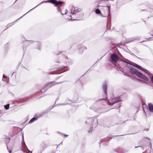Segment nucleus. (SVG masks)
Instances as JSON below:
<instances>
[{
    "instance_id": "obj_1",
    "label": "nucleus",
    "mask_w": 153,
    "mask_h": 153,
    "mask_svg": "<svg viewBox=\"0 0 153 153\" xmlns=\"http://www.w3.org/2000/svg\"><path fill=\"white\" fill-rule=\"evenodd\" d=\"M64 82V81L56 82L54 81L50 82L47 84L42 89L41 91L42 92H44L49 88L52 87L54 85L62 83Z\"/></svg>"
},
{
    "instance_id": "obj_2",
    "label": "nucleus",
    "mask_w": 153,
    "mask_h": 153,
    "mask_svg": "<svg viewBox=\"0 0 153 153\" xmlns=\"http://www.w3.org/2000/svg\"><path fill=\"white\" fill-rule=\"evenodd\" d=\"M119 59V57L115 53H113L111 54L110 56L109 61L111 62H116L114 64V66L115 64L116 63H117V62L118 61Z\"/></svg>"
},
{
    "instance_id": "obj_3",
    "label": "nucleus",
    "mask_w": 153,
    "mask_h": 153,
    "mask_svg": "<svg viewBox=\"0 0 153 153\" xmlns=\"http://www.w3.org/2000/svg\"><path fill=\"white\" fill-rule=\"evenodd\" d=\"M88 121L89 122H90V124L92 126V127L91 128L90 130L88 131V132L89 133H91L93 131V125L94 122H95L96 123H98V120L97 119H96V117H93L89 119L88 120Z\"/></svg>"
},
{
    "instance_id": "obj_4",
    "label": "nucleus",
    "mask_w": 153,
    "mask_h": 153,
    "mask_svg": "<svg viewBox=\"0 0 153 153\" xmlns=\"http://www.w3.org/2000/svg\"><path fill=\"white\" fill-rule=\"evenodd\" d=\"M114 67H117V69L122 71L125 75L128 77L130 76V75L128 74V73L123 71L119 64L116 63L114 65Z\"/></svg>"
},
{
    "instance_id": "obj_5",
    "label": "nucleus",
    "mask_w": 153,
    "mask_h": 153,
    "mask_svg": "<svg viewBox=\"0 0 153 153\" xmlns=\"http://www.w3.org/2000/svg\"><path fill=\"white\" fill-rule=\"evenodd\" d=\"M49 3H51L54 4L55 6H57L59 5L62 4L64 3L62 1H57L56 0H49Z\"/></svg>"
},
{
    "instance_id": "obj_6",
    "label": "nucleus",
    "mask_w": 153,
    "mask_h": 153,
    "mask_svg": "<svg viewBox=\"0 0 153 153\" xmlns=\"http://www.w3.org/2000/svg\"><path fill=\"white\" fill-rule=\"evenodd\" d=\"M129 72L131 74H135L137 76H138L140 73L134 68H133L132 69H131V70L129 71Z\"/></svg>"
},
{
    "instance_id": "obj_7",
    "label": "nucleus",
    "mask_w": 153,
    "mask_h": 153,
    "mask_svg": "<svg viewBox=\"0 0 153 153\" xmlns=\"http://www.w3.org/2000/svg\"><path fill=\"white\" fill-rule=\"evenodd\" d=\"M54 106L53 105L52 107L51 108L48 109L46 110L45 111H43L42 113L41 114H39L38 115V117L37 118H39L41 117L43 115L47 113L49 111L51 110V109H52V108H53L54 107Z\"/></svg>"
},
{
    "instance_id": "obj_8",
    "label": "nucleus",
    "mask_w": 153,
    "mask_h": 153,
    "mask_svg": "<svg viewBox=\"0 0 153 153\" xmlns=\"http://www.w3.org/2000/svg\"><path fill=\"white\" fill-rule=\"evenodd\" d=\"M27 13H26L25 14H24L23 16H22L21 17H20V18H19L18 19H17L14 22H12V23H9V24H8L7 25V28L5 29V30H6V29H7L9 27H10L11 26H12L15 23V22H16L17 21L19 20L20 19H21L22 17L24 16Z\"/></svg>"
},
{
    "instance_id": "obj_9",
    "label": "nucleus",
    "mask_w": 153,
    "mask_h": 153,
    "mask_svg": "<svg viewBox=\"0 0 153 153\" xmlns=\"http://www.w3.org/2000/svg\"><path fill=\"white\" fill-rule=\"evenodd\" d=\"M138 77L146 81H148L149 79L146 76L144 75L142 73L140 72Z\"/></svg>"
},
{
    "instance_id": "obj_10",
    "label": "nucleus",
    "mask_w": 153,
    "mask_h": 153,
    "mask_svg": "<svg viewBox=\"0 0 153 153\" xmlns=\"http://www.w3.org/2000/svg\"><path fill=\"white\" fill-rule=\"evenodd\" d=\"M78 49L79 50L80 53H82L83 52V50H87V48L86 47H83L81 45H79L78 46Z\"/></svg>"
},
{
    "instance_id": "obj_11",
    "label": "nucleus",
    "mask_w": 153,
    "mask_h": 153,
    "mask_svg": "<svg viewBox=\"0 0 153 153\" xmlns=\"http://www.w3.org/2000/svg\"><path fill=\"white\" fill-rule=\"evenodd\" d=\"M125 59L124 60L123 59H120V61L119 62V64H120V62H122V63H123V62H124L125 63H126L127 64H129L130 65H131V64H132L131 62H131L129 60H128L127 59Z\"/></svg>"
},
{
    "instance_id": "obj_12",
    "label": "nucleus",
    "mask_w": 153,
    "mask_h": 153,
    "mask_svg": "<svg viewBox=\"0 0 153 153\" xmlns=\"http://www.w3.org/2000/svg\"><path fill=\"white\" fill-rule=\"evenodd\" d=\"M107 83L106 82H104L102 85V89L103 90V91L105 94L106 95L107 94Z\"/></svg>"
},
{
    "instance_id": "obj_13",
    "label": "nucleus",
    "mask_w": 153,
    "mask_h": 153,
    "mask_svg": "<svg viewBox=\"0 0 153 153\" xmlns=\"http://www.w3.org/2000/svg\"><path fill=\"white\" fill-rule=\"evenodd\" d=\"M131 63L132 64H131V65H132L134 67L139 69L141 70L143 68V67L141 66L136 63L133 62H131Z\"/></svg>"
},
{
    "instance_id": "obj_14",
    "label": "nucleus",
    "mask_w": 153,
    "mask_h": 153,
    "mask_svg": "<svg viewBox=\"0 0 153 153\" xmlns=\"http://www.w3.org/2000/svg\"><path fill=\"white\" fill-rule=\"evenodd\" d=\"M149 144L151 147L152 146V144H151V142L150 141H149L147 142V144H144V145H142V146H135V148H137L138 147H140L143 149H144L143 147H146L148 146V145Z\"/></svg>"
},
{
    "instance_id": "obj_15",
    "label": "nucleus",
    "mask_w": 153,
    "mask_h": 153,
    "mask_svg": "<svg viewBox=\"0 0 153 153\" xmlns=\"http://www.w3.org/2000/svg\"><path fill=\"white\" fill-rule=\"evenodd\" d=\"M148 108L149 111L152 112H153V104L150 103L148 104Z\"/></svg>"
},
{
    "instance_id": "obj_16",
    "label": "nucleus",
    "mask_w": 153,
    "mask_h": 153,
    "mask_svg": "<svg viewBox=\"0 0 153 153\" xmlns=\"http://www.w3.org/2000/svg\"><path fill=\"white\" fill-rule=\"evenodd\" d=\"M121 101L120 97H117L115 98L114 99V101H113V102L114 104L117 103Z\"/></svg>"
},
{
    "instance_id": "obj_17",
    "label": "nucleus",
    "mask_w": 153,
    "mask_h": 153,
    "mask_svg": "<svg viewBox=\"0 0 153 153\" xmlns=\"http://www.w3.org/2000/svg\"><path fill=\"white\" fill-rule=\"evenodd\" d=\"M142 71H144L145 73L147 74L148 75H149L150 76H151L152 75H153L148 70H147L143 68L142 69H141Z\"/></svg>"
},
{
    "instance_id": "obj_18",
    "label": "nucleus",
    "mask_w": 153,
    "mask_h": 153,
    "mask_svg": "<svg viewBox=\"0 0 153 153\" xmlns=\"http://www.w3.org/2000/svg\"><path fill=\"white\" fill-rule=\"evenodd\" d=\"M80 10L81 9L80 8H74L73 12L72 13V11L71 10V13L73 14H74L76 13H77L79 12Z\"/></svg>"
},
{
    "instance_id": "obj_19",
    "label": "nucleus",
    "mask_w": 153,
    "mask_h": 153,
    "mask_svg": "<svg viewBox=\"0 0 153 153\" xmlns=\"http://www.w3.org/2000/svg\"><path fill=\"white\" fill-rule=\"evenodd\" d=\"M43 2H45V3H47V2H49V0H48V1H43L41 3H40L39 4H38V5H37V6H35V7H34L33 8H32V9H31V10H30L29 11H28V12H27V13H29L30 11L31 10H33V9H34V8H35L36 7H37L38 5H40V4H42V3H43Z\"/></svg>"
},
{
    "instance_id": "obj_20",
    "label": "nucleus",
    "mask_w": 153,
    "mask_h": 153,
    "mask_svg": "<svg viewBox=\"0 0 153 153\" xmlns=\"http://www.w3.org/2000/svg\"><path fill=\"white\" fill-rule=\"evenodd\" d=\"M38 119V118H37L36 117H33L30 120L29 122V123H32L34 121Z\"/></svg>"
},
{
    "instance_id": "obj_21",
    "label": "nucleus",
    "mask_w": 153,
    "mask_h": 153,
    "mask_svg": "<svg viewBox=\"0 0 153 153\" xmlns=\"http://www.w3.org/2000/svg\"><path fill=\"white\" fill-rule=\"evenodd\" d=\"M10 139L11 138L10 137L9 138H5V140H4V141L7 144V149H8V146H7V144L9 143Z\"/></svg>"
},
{
    "instance_id": "obj_22",
    "label": "nucleus",
    "mask_w": 153,
    "mask_h": 153,
    "mask_svg": "<svg viewBox=\"0 0 153 153\" xmlns=\"http://www.w3.org/2000/svg\"><path fill=\"white\" fill-rule=\"evenodd\" d=\"M22 145L24 146H25V147L27 148V146L26 145L25 143L24 140V134H23L22 135Z\"/></svg>"
},
{
    "instance_id": "obj_23",
    "label": "nucleus",
    "mask_w": 153,
    "mask_h": 153,
    "mask_svg": "<svg viewBox=\"0 0 153 153\" xmlns=\"http://www.w3.org/2000/svg\"><path fill=\"white\" fill-rule=\"evenodd\" d=\"M34 43H35V44H36L38 45V46L37 47V48L39 50H40V48H41V47H40L41 43H40L39 42H35Z\"/></svg>"
},
{
    "instance_id": "obj_24",
    "label": "nucleus",
    "mask_w": 153,
    "mask_h": 153,
    "mask_svg": "<svg viewBox=\"0 0 153 153\" xmlns=\"http://www.w3.org/2000/svg\"><path fill=\"white\" fill-rule=\"evenodd\" d=\"M104 7H108V15H110V8H111V5L110 4H109V5H107V6H104Z\"/></svg>"
},
{
    "instance_id": "obj_25",
    "label": "nucleus",
    "mask_w": 153,
    "mask_h": 153,
    "mask_svg": "<svg viewBox=\"0 0 153 153\" xmlns=\"http://www.w3.org/2000/svg\"><path fill=\"white\" fill-rule=\"evenodd\" d=\"M95 13L98 14H101V12L99 8L96 9L95 10Z\"/></svg>"
},
{
    "instance_id": "obj_26",
    "label": "nucleus",
    "mask_w": 153,
    "mask_h": 153,
    "mask_svg": "<svg viewBox=\"0 0 153 153\" xmlns=\"http://www.w3.org/2000/svg\"><path fill=\"white\" fill-rule=\"evenodd\" d=\"M10 106V104H7L6 105H5L4 106V108L6 110L8 109L9 108Z\"/></svg>"
},
{
    "instance_id": "obj_27",
    "label": "nucleus",
    "mask_w": 153,
    "mask_h": 153,
    "mask_svg": "<svg viewBox=\"0 0 153 153\" xmlns=\"http://www.w3.org/2000/svg\"><path fill=\"white\" fill-rule=\"evenodd\" d=\"M129 53L131 55L135 56L136 57H137V58L138 59H140L141 60V59H142V58H140V57H138L137 56H136L132 52H131V51L130 52V53L129 52Z\"/></svg>"
},
{
    "instance_id": "obj_28",
    "label": "nucleus",
    "mask_w": 153,
    "mask_h": 153,
    "mask_svg": "<svg viewBox=\"0 0 153 153\" xmlns=\"http://www.w3.org/2000/svg\"><path fill=\"white\" fill-rule=\"evenodd\" d=\"M107 102V104L108 105H113L114 104V103L113 102H110V101H109V100H108Z\"/></svg>"
},
{
    "instance_id": "obj_29",
    "label": "nucleus",
    "mask_w": 153,
    "mask_h": 153,
    "mask_svg": "<svg viewBox=\"0 0 153 153\" xmlns=\"http://www.w3.org/2000/svg\"><path fill=\"white\" fill-rule=\"evenodd\" d=\"M62 5V4L59 5L60 6H59L58 7V9H57L58 10V11H59L60 12V11H61V9H60V7H61Z\"/></svg>"
},
{
    "instance_id": "obj_30",
    "label": "nucleus",
    "mask_w": 153,
    "mask_h": 153,
    "mask_svg": "<svg viewBox=\"0 0 153 153\" xmlns=\"http://www.w3.org/2000/svg\"><path fill=\"white\" fill-rule=\"evenodd\" d=\"M127 67L128 68V69H129L130 71L131 70V69H132L133 68V67H132L130 65H128H128Z\"/></svg>"
},
{
    "instance_id": "obj_31",
    "label": "nucleus",
    "mask_w": 153,
    "mask_h": 153,
    "mask_svg": "<svg viewBox=\"0 0 153 153\" xmlns=\"http://www.w3.org/2000/svg\"><path fill=\"white\" fill-rule=\"evenodd\" d=\"M26 41L28 43H33L34 42L32 40H26Z\"/></svg>"
},
{
    "instance_id": "obj_32",
    "label": "nucleus",
    "mask_w": 153,
    "mask_h": 153,
    "mask_svg": "<svg viewBox=\"0 0 153 153\" xmlns=\"http://www.w3.org/2000/svg\"><path fill=\"white\" fill-rule=\"evenodd\" d=\"M138 80H139L141 82H144L146 84H147V82H145V81H143V80H142L141 79H138Z\"/></svg>"
},
{
    "instance_id": "obj_33",
    "label": "nucleus",
    "mask_w": 153,
    "mask_h": 153,
    "mask_svg": "<svg viewBox=\"0 0 153 153\" xmlns=\"http://www.w3.org/2000/svg\"><path fill=\"white\" fill-rule=\"evenodd\" d=\"M153 40V37H150V38H148L147 39V41H150V40Z\"/></svg>"
},
{
    "instance_id": "obj_34",
    "label": "nucleus",
    "mask_w": 153,
    "mask_h": 153,
    "mask_svg": "<svg viewBox=\"0 0 153 153\" xmlns=\"http://www.w3.org/2000/svg\"><path fill=\"white\" fill-rule=\"evenodd\" d=\"M65 58V61L67 62V60H68V57L67 56H64V57Z\"/></svg>"
},
{
    "instance_id": "obj_35",
    "label": "nucleus",
    "mask_w": 153,
    "mask_h": 153,
    "mask_svg": "<svg viewBox=\"0 0 153 153\" xmlns=\"http://www.w3.org/2000/svg\"><path fill=\"white\" fill-rule=\"evenodd\" d=\"M72 20H73V21H75V20H79L78 19H69V21H71Z\"/></svg>"
},
{
    "instance_id": "obj_36",
    "label": "nucleus",
    "mask_w": 153,
    "mask_h": 153,
    "mask_svg": "<svg viewBox=\"0 0 153 153\" xmlns=\"http://www.w3.org/2000/svg\"><path fill=\"white\" fill-rule=\"evenodd\" d=\"M152 76L151 77V81L153 83V74L152 75Z\"/></svg>"
},
{
    "instance_id": "obj_37",
    "label": "nucleus",
    "mask_w": 153,
    "mask_h": 153,
    "mask_svg": "<svg viewBox=\"0 0 153 153\" xmlns=\"http://www.w3.org/2000/svg\"><path fill=\"white\" fill-rule=\"evenodd\" d=\"M3 77L5 78H7V76L6 75H4V74H3Z\"/></svg>"
},
{
    "instance_id": "obj_38",
    "label": "nucleus",
    "mask_w": 153,
    "mask_h": 153,
    "mask_svg": "<svg viewBox=\"0 0 153 153\" xmlns=\"http://www.w3.org/2000/svg\"><path fill=\"white\" fill-rule=\"evenodd\" d=\"M125 135L126 134H123V135H116V136H114V137L123 136H124V135Z\"/></svg>"
},
{
    "instance_id": "obj_39",
    "label": "nucleus",
    "mask_w": 153,
    "mask_h": 153,
    "mask_svg": "<svg viewBox=\"0 0 153 153\" xmlns=\"http://www.w3.org/2000/svg\"><path fill=\"white\" fill-rule=\"evenodd\" d=\"M114 152H116L118 153H125L124 152H117V151H114Z\"/></svg>"
},
{
    "instance_id": "obj_40",
    "label": "nucleus",
    "mask_w": 153,
    "mask_h": 153,
    "mask_svg": "<svg viewBox=\"0 0 153 153\" xmlns=\"http://www.w3.org/2000/svg\"><path fill=\"white\" fill-rule=\"evenodd\" d=\"M149 128H148L144 129L143 130H145L147 131H149Z\"/></svg>"
},
{
    "instance_id": "obj_41",
    "label": "nucleus",
    "mask_w": 153,
    "mask_h": 153,
    "mask_svg": "<svg viewBox=\"0 0 153 153\" xmlns=\"http://www.w3.org/2000/svg\"><path fill=\"white\" fill-rule=\"evenodd\" d=\"M68 12V11L66 9L65 10V13H64V14H67V13Z\"/></svg>"
},
{
    "instance_id": "obj_42",
    "label": "nucleus",
    "mask_w": 153,
    "mask_h": 153,
    "mask_svg": "<svg viewBox=\"0 0 153 153\" xmlns=\"http://www.w3.org/2000/svg\"><path fill=\"white\" fill-rule=\"evenodd\" d=\"M107 137L108 138L112 139L113 138V137Z\"/></svg>"
},
{
    "instance_id": "obj_43",
    "label": "nucleus",
    "mask_w": 153,
    "mask_h": 153,
    "mask_svg": "<svg viewBox=\"0 0 153 153\" xmlns=\"http://www.w3.org/2000/svg\"><path fill=\"white\" fill-rule=\"evenodd\" d=\"M64 135L65 137H67L68 136V135L66 134H64Z\"/></svg>"
},
{
    "instance_id": "obj_44",
    "label": "nucleus",
    "mask_w": 153,
    "mask_h": 153,
    "mask_svg": "<svg viewBox=\"0 0 153 153\" xmlns=\"http://www.w3.org/2000/svg\"><path fill=\"white\" fill-rule=\"evenodd\" d=\"M145 138H146V139L149 140H150V139L149 137H145Z\"/></svg>"
},
{
    "instance_id": "obj_45",
    "label": "nucleus",
    "mask_w": 153,
    "mask_h": 153,
    "mask_svg": "<svg viewBox=\"0 0 153 153\" xmlns=\"http://www.w3.org/2000/svg\"><path fill=\"white\" fill-rule=\"evenodd\" d=\"M119 55H120V56L122 57H123V56H122V55H121V53H120L119 52Z\"/></svg>"
},
{
    "instance_id": "obj_46",
    "label": "nucleus",
    "mask_w": 153,
    "mask_h": 153,
    "mask_svg": "<svg viewBox=\"0 0 153 153\" xmlns=\"http://www.w3.org/2000/svg\"><path fill=\"white\" fill-rule=\"evenodd\" d=\"M60 13L62 14V15H63L64 14H63L61 11H60Z\"/></svg>"
},
{
    "instance_id": "obj_47",
    "label": "nucleus",
    "mask_w": 153,
    "mask_h": 153,
    "mask_svg": "<svg viewBox=\"0 0 153 153\" xmlns=\"http://www.w3.org/2000/svg\"><path fill=\"white\" fill-rule=\"evenodd\" d=\"M9 153H11V152H12L11 150H10V151H9Z\"/></svg>"
},
{
    "instance_id": "obj_48",
    "label": "nucleus",
    "mask_w": 153,
    "mask_h": 153,
    "mask_svg": "<svg viewBox=\"0 0 153 153\" xmlns=\"http://www.w3.org/2000/svg\"><path fill=\"white\" fill-rule=\"evenodd\" d=\"M63 52L62 51V52H60H60H59V53H56V55H58V54H59L60 53H61V52Z\"/></svg>"
},
{
    "instance_id": "obj_49",
    "label": "nucleus",
    "mask_w": 153,
    "mask_h": 153,
    "mask_svg": "<svg viewBox=\"0 0 153 153\" xmlns=\"http://www.w3.org/2000/svg\"><path fill=\"white\" fill-rule=\"evenodd\" d=\"M27 150H28V151L29 152H30V153H32V151H30V150H28V149H27Z\"/></svg>"
},
{
    "instance_id": "obj_50",
    "label": "nucleus",
    "mask_w": 153,
    "mask_h": 153,
    "mask_svg": "<svg viewBox=\"0 0 153 153\" xmlns=\"http://www.w3.org/2000/svg\"><path fill=\"white\" fill-rule=\"evenodd\" d=\"M88 122V121H85V124H87Z\"/></svg>"
},
{
    "instance_id": "obj_51",
    "label": "nucleus",
    "mask_w": 153,
    "mask_h": 153,
    "mask_svg": "<svg viewBox=\"0 0 153 153\" xmlns=\"http://www.w3.org/2000/svg\"><path fill=\"white\" fill-rule=\"evenodd\" d=\"M146 41H142L141 42H145Z\"/></svg>"
},
{
    "instance_id": "obj_52",
    "label": "nucleus",
    "mask_w": 153,
    "mask_h": 153,
    "mask_svg": "<svg viewBox=\"0 0 153 153\" xmlns=\"http://www.w3.org/2000/svg\"><path fill=\"white\" fill-rule=\"evenodd\" d=\"M65 66H63L62 68H65Z\"/></svg>"
},
{
    "instance_id": "obj_53",
    "label": "nucleus",
    "mask_w": 153,
    "mask_h": 153,
    "mask_svg": "<svg viewBox=\"0 0 153 153\" xmlns=\"http://www.w3.org/2000/svg\"><path fill=\"white\" fill-rule=\"evenodd\" d=\"M102 57L101 58H100V59H101V58H102Z\"/></svg>"
},
{
    "instance_id": "obj_54",
    "label": "nucleus",
    "mask_w": 153,
    "mask_h": 153,
    "mask_svg": "<svg viewBox=\"0 0 153 153\" xmlns=\"http://www.w3.org/2000/svg\"><path fill=\"white\" fill-rule=\"evenodd\" d=\"M109 141H107V143H108V142H109Z\"/></svg>"
},
{
    "instance_id": "obj_55",
    "label": "nucleus",
    "mask_w": 153,
    "mask_h": 153,
    "mask_svg": "<svg viewBox=\"0 0 153 153\" xmlns=\"http://www.w3.org/2000/svg\"><path fill=\"white\" fill-rule=\"evenodd\" d=\"M61 105H64V104H61Z\"/></svg>"
},
{
    "instance_id": "obj_56",
    "label": "nucleus",
    "mask_w": 153,
    "mask_h": 153,
    "mask_svg": "<svg viewBox=\"0 0 153 153\" xmlns=\"http://www.w3.org/2000/svg\"><path fill=\"white\" fill-rule=\"evenodd\" d=\"M70 17H71V16H70Z\"/></svg>"
},
{
    "instance_id": "obj_57",
    "label": "nucleus",
    "mask_w": 153,
    "mask_h": 153,
    "mask_svg": "<svg viewBox=\"0 0 153 153\" xmlns=\"http://www.w3.org/2000/svg\"><path fill=\"white\" fill-rule=\"evenodd\" d=\"M22 151H23V152H25L23 150H22Z\"/></svg>"
},
{
    "instance_id": "obj_58",
    "label": "nucleus",
    "mask_w": 153,
    "mask_h": 153,
    "mask_svg": "<svg viewBox=\"0 0 153 153\" xmlns=\"http://www.w3.org/2000/svg\"><path fill=\"white\" fill-rule=\"evenodd\" d=\"M97 62H96L95 63H96Z\"/></svg>"
},
{
    "instance_id": "obj_59",
    "label": "nucleus",
    "mask_w": 153,
    "mask_h": 153,
    "mask_svg": "<svg viewBox=\"0 0 153 153\" xmlns=\"http://www.w3.org/2000/svg\"><path fill=\"white\" fill-rule=\"evenodd\" d=\"M134 134V133H131V134Z\"/></svg>"
},
{
    "instance_id": "obj_60",
    "label": "nucleus",
    "mask_w": 153,
    "mask_h": 153,
    "mask_svg": "<svg viewBox=\"0 0 153 153\" xmlns=\"http://www.w3.org/2000/svg\"><path fill=\"white\" fill-rule=\"evenodd\" d=\"M16 1H17V0H16V1H15V2Z\"/></svg>"
}]
</instances>
